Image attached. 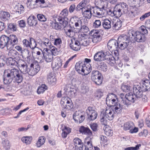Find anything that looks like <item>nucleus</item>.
Masks as SVG:
<instances>
[{
    "label": "nucleus",
    "instance_id": "52",
    "mask_svg": "<svg viewBox=\"0 0 150 150\" xmlns=\"http://www.w3.org/2000/svg\"><path fill=\"white\" fill-rule=\"evenodd\" d=\"M30 43L29 47L32 49H33L35 48L37 44L35 40L33 38H30Z\"/></svg>",
    "mask_w": 150,
    "mask_h": 150
},
{
    "label": "nucleus",
    "instance_id": "48",
    "mask_svg": "<svg viewBox=\"0 0 150 150\" xmlns=\"http://www.w3.org/2000/svg\"><path fill=\"white\" fill-rule=\"evenodd\" d=\"M113 50L114 51L113 54L114 56L111 54V53L112 52H109V54H110L112 56V58H113V59H114V62L113 64L112 65H110L112 66H113L114 65V64L115 63V60H118L119 58V54L117 50Z\"/></svg>",
    "mask_w": 150,
    "mask_h": 150
},
{
    "label": "nucleus",
    "instance_id": "42",
    "mask_svg": "<svg viewBox=\"0 0 150 150\" xmlns=\"http://www.w3.org/2000/svg\"><path fill=\"white\" fill-rule=\"evenodd\" d=\"M45 141V139L44 137L41 136L40 137L36 144L37 147H40L41 146L44 144Z\"/></svg>",
    "mask_w": 150,
    "mask_h": 150
},
{
    "label": "nucleus",
    "instance_id": "2",
    "mask_svg": "<svg viewBox=\"0 0 150 150\" xmlns=\"http://www.w3.org/2000/svg\"><path fill=\"white\" fill-rule=\"evenodd\" d=\"M89 41L88 38H85L84 36H79L77 40H71V43L70 44L71 48L74 50L77 51L79 50L81 46H87L89 44Z\"/></svg>",
    "mask_w": 150,
    "mask_h": 150
},
{
    "label": "nucleus",
    "instance_id": "30",
    "mask_svg": "<svg viewBox=\"0 0 150 150\" xmlns=\"http://www.w3.org/2000/svg\"><path fill=\"white\" fill-rule=\"evenodd\" d=\"M38 0H28L27 2V6L29 8H33L38 6Z\"/></svg>",
    "mask_w": 150,
    "mask_h": 150
},
{
    "label": "nucleus",
    "instance_id": "28",
    "mask_svg": "<svg viewBox=\"0 0 150 150\" xmlns=\"http://www.w3.org/2000/svg\"><path fill=\"white\" fill-rule=\"evenodd\" d=\"M122 100H125L126 103H128L127 107H128L129 105H130V102L134 103V96L132 93H129L125 95V97L123 98Z\"/></svg>",
    "mask_w": 150,
    "mask_h": 150
},
{
    "label": "nucleus",
    "instance_id": "63",
    "mask_svg": "<svg viewBox=\"0 0 150 150\" xmlns=\"http://www.w3.org/2000/svg\"><path fill=\"white\" fill-rule=\"evenodd\" d=\"M11 66H14L16 67L17 64V62L15 60V58H12L10 57V64Z\"/></svg>",
    "mask_w": 150,
    "mask_h": 150
},
{
    "label": "nucleus",
    "instance_id": "8",
    "mask_svg": "<svg viewBox=\"0 0 150 150\" xmlns=\"http://www.w3.org/2000/svg\"><path fill=\"white\" fill-rule=\"evenodd\" d=\"M91 79L97 85L101 84L102 82V76L100 73L98 71L93 70L92 71Z\"/></svg>",
    "mask_w": 150,
    "mask_h": 150
},
{
    "label": "nucleus",
    "instance_id": "6",
    "mask_svg": "<svg viewBox=\"0 0 150 150\" xmlns=\"http://www.w3.org/2000/svg\"><path fill=\"white\" fill-rule=\"evenodd\" d=\"M126 4L122 3L121 4L115 5L113 11L109 10L108 12V15L112 16H115L116 17H120L124 13L123 10L126 8Z\"/></svg>",
    "mask_w": 150,
    "mask_h": 150
},
{
    "label": "nucleus",
    "instance_id": "36",
    "mask_svg": "<svg viewBox=\"0 0 150 150\" xmlns=\"http://www.w3.org/2000/svg\"><path fill=\"white\" fill-rule=\"evenodd\" d=\"M85 62L80 61L77 63L75 65L76 70L79 73H82L83 66H84Z\"/></svg>",
    "mask_w": 150,
    "mask_h": 150
},
{
    "label": "nucleus",
    "instance_id": "10",
    "mask_svg": "<svg viewBox=\"0 0 150 150\" xmlns=\"http://www.w3.org/2000/svg\"><path fill=\"white\" fill-rule=\"evenodd\" d=\"M61 104L62 107L67 110H70L73 107L71 100L68 97H62L61 101Z\"/></svg>",
    "mask_w": 150,
    "mask_h": 150
},
{
    "label": "nucleus",
    "instance_id": "38",
    "mask_svg": "<svg viewBox=\"0 0 150 150\" xmlns=\"http://www.w3.org/2000/svg\"><path fill=\"white\" fill-rule=\"evenodd\" d=\"M14 8L15 10L14 11L18 12L19 14L23 13L24 10L23 6L19 3H18Z\"/></svg>",
    "mask_w": 150,
    "mask_h": 150
},
{
    "label": "nucleus",
    "instance_id": "50",
    "mask_svg": "<svg viewBox=\"0 0 150 150\" xmlns=\"http://www.w3.org/2000/svg\"><path fill=\"white\" fill-rule=\"evenodd\" d=\"M11 39H10V45L14 46L15 44H16L18 42V39L14 35H10Z\"/></svg>",
    "mask_w": 150,
    "mask_h": 150
},
{
    "label": "nucleus",
    "instance_id": "18",
    "mask_svg": "<svg viewBox=\"0 0 150 150\" xmlns=\"http://www.w3.org/2000/svg\"><path fill=\"white\" fill-rule=\"evenodd\" d=\"M82 19H81L80 18L74 17L71 18L70 22L73 26H74L76 28H75L79 29H79L82 26Z\"/></svg>",
    "mask_w": 150,
    "mask_h": 150
},
{
    "label": "nucleus",
    "instance_id": "44",
    "mask_svg": "<svg viewBox=\"0 0 150 150\" xmlns=\"http://www.w3.org/2000/svg\"><path fill=\"white\" fill-rule=\"evenodd\" d=\"M134 124L132 122H127L124 125V129L125 130H127L132 128L134 127Z\"/></svg>",
    "mask_w": 150,
    "mask_h": 150
},
{
    "label": "nucleus",
    "instance_id": "34",
    "mask_svg": "<svg viewBox=\"0 0 150 150\" xmlns=\"http://www.w3.org/2000/svg\"><path fill=\"white\" fill-rule=\"evenodd\" d=\"M112 21L107 19H104L102 23L103 28L106 30L110 29L111 27Z\"/></svg>",
    "mask_w": 150,
    "mask_h": 150
},
{
    "label": "nucleus",
    "instance_id": "9",
    "mask_svg": "<svg viewBox=\"0 0 150 150\" xmlns=\"http://www.w3.org/2000/svg\"><path fill=\"white\" fill-rule=\"evenodd\" d=\"M125 101V100L121 101V104L117 102L112 106H113V109L114 110L115 113H120L122 112V109H126L128 108V103Z\"/></svg>",
    "mask_w": 150,
    "mask_h": 150
},
{
    "label": "nucleus",
    "instance_id": "22",
    "mask_svg": "<svg viewBox=\"0 0 150 150\" xmlns=\"http://www.w3.org/2000/svg\"><path fill=\"white\" fill-rule=\"evenodd\" d=\"M40 70V67L38 64L36 63L31 64L28 74L30 76H33L37 74Z\"/></svg>",
    "mask_w": 150,
    "mask_h": 150
},
{
    "label": "nucleus",
    "instance_id": "24",
    "mask_svg": "<svg viewBox=\"0 0 150 150\" xmlns=\"http://www.w3.org/2000/svg\"><path fill=\"white\" fill-rule=\"evenodd\" d=\"M133 92L136 97L138 98H141L143 95V92L139 86L135 85L133 88Z\"/></svg>",
    "mask_w": 150,
    "mask_h": 150
},
{
    "label": "nucleus",
    "instance_id": "23",
    "mask_svg": "<svg viewBox=\"0 0 150 150\" xmlns=\"http://www.w3.org/2000/svg\"><path fill=\"white\" fill-rule=\"evenodd\" d=\"M108 49L111 51L118 50L119 48L118 41H117L115 39L110 40L108 42Z\"/></svg>",
    "mask_w": 150,
    "mask_h": 150
},
{
    "label": "nucleus",
    "instance_id": "37",
    "mask_svg": "<svg viewBox=\"0 0 150 150\" xmlns=\"http://www.w3.org/2000/svg\"><path fill=\"white\" fill-rule=\"evenodd\" d=\"M47 81L50 84L53 85L55 84L56 79L52 73H50L48 75Z\"/></svg>",
    "mask_w": 150,
    "mask_h": 150
},
{
    "label": "nucleus",
    "instance_id": "59",
    "mask_svg": "<svg viewBox=\"0 0 150 150\" xmlns=\"http://www.w3.org/2000/svg\"><path fill=\"white\" fill-rule=\"evenodd\" d=\"M37 17L39 20L42 22H45L47 20L46 18L43 14H38L37 15Z\"/></svg>",
    "mask_w": 150,
    "mask_h": 150
},
{
    "label": "nucleus",
    "instance_id": "33",
    "mask_svg": "<svg viewBox=\"0 0 150 150\" xmlns=\"http://www.w3.org/2000/svg\"><path fill=\"white\" fill-rule=\"evenodd\" d=\"M19 69L22 73L24 74L28 73L29 70L28 68V66L26 63L24 62L22 64H19Z\"/></svg>",
    "mask_w": 150,
    "mask_h": 150
},
{
    "label": "nucleus",
    "instance_id": "39",
    "mask_svg": "<svg viewBox=\"0 0 150 150\" xmlns=\"http://www.w3.org/2000/svg\"><path fill=\"white\" fill-rule=\"evenodd\" d=\"M42 46L43 47H46L45 48H50L51 46V42L50 41L49 39L45 38L43 39V41H42L41 42Z\"/></svg>",
    "mask_w": 150,
    "mask_h": 150
},
{
    "label": "nucleus",
    "instance_id": "32",
    "mask_svg": "<svg viewBox=\"0 0 150 150\" xmlns=\"http://www.w3.org/2000/svg\"><path fill=\"white\" fill-rule=\"evenodd\" d=\"M79 132L83 134L91 136L92 135V132L90 129L87 127L81 126L79 128Z\"/></svg>",
    "mask_w": 150,
    "mask_h": 150
},
{
    "label": "nucleus",
    "instance_id": "3",
    "mask_svg": "<svg viewBox=\"0 0 150 150\" xmlns=\"http://www.w3.org/2000/svg\"><path fill=\"white\" fill-rule=\"evenodd\" d=\"M113 58L109 54V52L106 51L105 52H99L96 53L94 57L95 61L100 62L105 59L109 65H112L114 62Z\"/></svg>",
    "mask_w": 150,
    "mask_h": 150
},
{
    "label": "nucleus",
    "instance_id": "25",
    "mask_svg": "<svg viewBox=\"0 0 150 150\" xmlns=\"http://www.w3.org/2000/svg\"><path fill=\"white\" fill-rule=\"evenodd\" d=\"M62 61L59 58H56L52 63V66L53 69L57 70L60 68L62 66Z\"/></svg>",
    "mask_w": 150,
    "mask_h": 150
},
{
    "label": "nucleus",
    "instance_id": "15",
    "mask_svg": "<svg viewBox=\"0 0 150 150\" xmlns=\"http://www.w3.org/2000/svg\"><path fill=\"white\" fill-rule=\"evenodd\" d=\"M92 32L93 33L92 38V41L93 43H97L100 41L103 31L101 30H93Z\"/></svg>",
    "mask_w": 150,
    "mask_h": 150
},
{
    "label": "nucleus",
    "instance_id": "54",
    "mask_svg": "<svg viewBox=\"0 0 150 150\" xmlns=\"http://www.w3.org/2000/svg\"><path fill=\"white\" fill-rule=\"evenodd\" d=\"M74 143L75 147L78 146H82L83 145L81 140L77 138H76L74 139Z\"/></svg>",
    "mask_w": 150,
    "mask_h": 150
},
{
    "label": "nucleus",
    "instance_id": "4",
    "mask_svg": "<svg viewBox=\"0 0 150 150\" xmlns=\"http://www.w3.org/2000/svg\"><path fill=\"white\" fill-rule=\"evenodd\" d=\"M139 30V31L132 33V35L135 41L139 42H144L146 40V35L148 33V30L143 26H141Z\"/></svg>",
    "mask_w": 150,
    "mask_h": 150
},
{
    "label": "nucleus",
    "instance_id": "29",
    "mask_svg": "<svg viewBox=\"0 0 150 150\" xmlns=\"http://www.w3.org/2000/svg\"><path fill=\"white\" fill-rule=\"evenodd\" d=\"M92 8L93 13L96 16H100L103 15L104 12L106 9H103L101 8L97 7H92Z\"/></svg>",
    "mask_w": 150,
    "mask_h": 150
},
{
    "label": "nucleus",
    "instance_id": "31",
    "mask_svg": "<svg viewBox=\"0 0 150 150\" xmlns=\"http://www.w3.org/2000/svg\"><path fill=\"white\" fill-rule=\"evenodd\" d=\"M89 64H86L84 63V66H83V69L81 74L83 75H87L91 71V66H89Z\"/></svg>",
    "mask_w": 150,
    "mask_h": 150
},
{
    "label": "nucleus",
    "instance_id": "41",
    "mask_svg": "<svg viewBox=\"0 0 150 150\" xmlns=\"http://www.w3.org/2000/svg\"><path fill=\"white\" fill-rule=\"evenodd\" d=\"M117 40L119 42H130V43L132 42L130 40L129 38L126 35H122L119 36Z\"/></svg>",
    "mask_w": 150,
    "mask_h": 150
},
{
    "label": "nucleus",
    "instance_id": "62",
    "mask_svg": "<svg viewBox=\"0 0 150 150\" xmlns=\"http://www.w3.org/2000/svg\"><path fill=\"white\" fill-rule=\"evenodd\" d=\"M148 134V131L146 130L145 129L139 133L138 135L139 136L144 138L146 137L147 136Z\"/></svg>",
    "mask_w": 150,
    "mask_h": 150
},
{
    "label": "nucleus",
    "instance_id": "53",
    "mask_svg": "<svg viewBox=\"0 0 150 150\" xmlns=\"http://www.w3.org/2000/svg\"><path fill=\"white\" fill-rule=\"evenodd\" d=\"M81 115L82 114L81 111H76L73 115V118L74 120L78 122L79 118Z\"/></svg>",
    "mask_w": 150,
    "mask_h": 150
},
{
    "label": "nucleus",
    "instance_id": "55",
    "mask_svg": "<svg viewBox=\"0 0 150 150\" xmlns=\"http://www.w3.org/2000/svg\"><path fill=\"white\" fill-rule=\"evenodd\" d=\"M8 12L3 11H0V17L1 18H7L8 17Z\"/></svg>",
    "mask_w": 150,
    "mask_h": 150
},
{
    "label": "nucleus",
    "instance_id": "13",
    "mask_svg": "<svg viewBox=\"0 0 150 150\" xmlns=\"http://www.w3.org/2000/svg\"><path fill=\"white\" fill-rule=\"evenodd\" d=\"M68 11L67 8L63 10L59 14L58 17L57 18V21H60L62 22H64V25H67L68 24L67 21L68 19L67 16L68 15Z\"/></svg>",
    "mask_w": 150,
    "mask_h": 150
},
{
    "label": "nucleus",
    "instance_id": "64",
    "mask_svg": "<svg viewBox=\"0 0 150 150\" xmlns=\"http://www.w3.org/2000/svg\"><path fill=\"white\" fill-rule=\"evenodd\" d=\"M5 149L6 150H9V141L8 140H5L3 142Z\"/></svg>",
    "mask_w": 150,
    "mask_h": 150
},
{
    "label": "nucleus",
    "instance_id": "21",
    "mask_svg": "<svg viewBox=\"0 0 150 150\" xmlns=\"http://www.w3.org/2000/svg\"><path fill=\"white\" fill-rule=\"evenodd\" d=\"M94 3L96 7L102 9H107L109 8L108 3L106 0H95Z\"/></svg>",
    "mask_w": 150,
    "mask_h": 150
},
{
    "label": "nucleus",
    "instance_id": "35",
    "mask_svg": "<svg viewBox=\"0 0 150 150\" xmlns=\"http://www.w3.org/2000/svg\"><path fill=\"white\" fill-rule=\"evenodd\" d=\"M27 22L30 26H35L37 23V21L34 16H30L28 19Z\"/></svg>",
    "mask_w": 150,
    "mask_h": 150
},
{
    "label": "nucleus",
    "instance_id": "46",
    "mask_svg": "<svg viewBox=\"0 0 150 150\" xmlns=\"http://www.w3.org/2000/svg\"><path fill=\"white\" fill-rule=\"evenodd\" d=\"M71 132V129L69 127H65L64 129L62 130V136L63 138H66L67 134Z\"/></svg>",
    "mask_w": 150,
    "mask_h": 150
},
{
    "label": "nucleus",
    "instance_id": "5",
    "mask_svg": "<svg viewBox=\"0 0 150 150\" xmlns=\"http://www.w3.org/2000/svg\"><path fill=\"white\" fill-rule=\"evenodd\" d=\"M115 111L111 108L106 109L105 112H101L100 116V122L102 125H106L108 122V120H112L114 117Z\"/></svg>",
    "mask_w": 150,
    "mask_h": 150
},
{
    "label": "nucleus",
    "instance_id": "19",
    "mask_svg": "<svg viewBox=\"0 0 150 150\" xmlns=\"http://www.w3.org/2000/svg\"><path fill=\"white\" fill-rule=\"evenodd\" d=\"M124 13L126 14V16L130 18H133L134 17L135 8L133 6L128 8V6L126 4V8L123 10Z\"/></svg>",
    "mask_w": 150,
    "mask_h": 150
},
{
    "label": "nucleus",
    "instance_id": "26",
    "mask_svg": "<svg viewBox=\"0 0 150 150\" xmlns=\"http://www.w3.org/2000/svg\"><path fill=\"white\" fill-rule=\"evenodd\" d=\"M112 28L115 30H118L120 29L122 25V22L120 19L112 20Z\"/></svg>",
    "mask_w": 150,
    "mask_h": 150
},
{
    "label": "nucleus",
    "instance_id": "60",
    "mask_svg": "<svg viewBox=\"0 0 150 150\" xmlns=\"http://www.w3.org/2000/svg\"><path fill=\"white\" fill-rule=\"evenodd\" d=\"M17 30V25L16 23H10V30L14 32Z\"/></svg>",
    "mask_w": 150,
    "mask_h": 150
},
{
    "label": "nucleus",
    "instance_id": "58",
    "mask_svg": "<svg viewBox=\"0 0 150 150\" xmlns=\"http://www.w3.org/2000/svg\"><path fill=\"white\" fill-rule=\"evenodd\" d=\"M121 88L124 92H128L131 89V87L128 85L123 84L121 86Z\"/></svg>",
    "mask_w": 150,
    "mask_h": 150
},
{
    "label": "nucleus",
    "instance_id": "57",
    "mask_svg": "<svg viewBox=\"0 0 150 150\" xmlns=\"http://www.w3.org/2000/svg\"><path fill=\"white\" fill-rule=\"evenodd\" d=\"M101 25V23L100 20H96L93 23V26L94 28H98Z\"/></svg>",
    "mask_w": 150,
    "mask_h": 150
},
{
    "label": "nucleus",
    "instance_id": "17",
    "mask_svg": "<svg viewBox=\"0 0 150 150\" xmlns=\"http://www.w3.org/2000/svg\"><path fill=\"white\" fill-rule=\"evenodd\" d=\"M42 52L44 58L46 62H49L52 61L53 55L50 50L47 48H44L42 51Z\"/></svg>",
    "mask_w": 150,
    "mask_h": 150
},
{
    "label": "nucleus",
    "instance_id": "11",
    "mask_svg": "<svg viewBox=\"0 0 150 150\" xmlns=\"http://www.w3.org/2000/svg\"><path fill=\"white\" fill-rule=\"evenodd\" d=\"M86 113L88 120L89 121L93 120L97 117V113L92 107H88L86 110Z\"/></svg>",
    "mask_w": 150,
    "mask_h": 150
},
{
    "label": "nucleus",
    "instance_id": "1",
    "mask_svg": "<svg viewBox=\"0 0 150 150\" xmlns=\"http://www.w3.org/2000/svg\"><path fill=\"white\" fill-rule=\"evenodd\" d=\"M89 0H83L77 6L76 10L77 11L81 10L83 16L88 19L91 17V12L93 11L92 7L89 4Z\"/></svg>",
    "mask_w": 150,
    "mask_h": 150
},
{
    "label": "nucleus",
    "instance_id": "16",
    "mask_svg": "<svg viewBox=\"0 0 150 150\" xmlns=\"http://www.w3.org/2000/svg\"><path fill=\"white\" fill-rule=\"evenodd\" d=\"M9 70H5L4 72L3 81L4 83L3 88L5 90L8 91L9 89V73H8Z\"/></svg>",
    "mask_w": 150,
    "mask_h": 150
},
{
    "label": "nucleus",
    "instance_id": "40",
    "mask_svg": "<svg viewBox=\"0 0 150 150\" xmlns=\"http://www.w3.org/2000/svg\"><path fill=\"white\" fill-rule=\"evenodd\" d=\"M103 125H105L103 128V129L106 135L108 136L110 135H112V131L110 127L107 124Z\"/></svg>",
    "mask_w": 150,
    "mask_h": 150
},
{
    "label": "nucleus",
    "instance_id": "45",
    "mask_svg": "<svg viewBox=\"0 0 150 150\" xmlns=\"http://www.w3.org/2000/svg\"><path fill=\"white\" fill-rule=\"evenodd\" d=\"M47 86L44 84H42L39 86L37 89V93L38 94L43 93L47 89Z\"/></svg>",
    "mask_w": 150,
    "mask_h": 150
},
{
    "label": "nucleus",
    "instance_id": "27",
    "mask_svg": "<svg viewBox=\"0 0 150 150\" xmlns=\"http://www.w3.org/2000/svg\"><path fill=\"white\" fill-rule=\"evenodd\" d=\"M66 25H64V22H61L60 21H57V18L55 22L52 23H51V26L52 28L57 30L61 29L62 27L64 28Z\"/></svg>",
    "mask_w": 150,
    "mask_h": 150
},
{
    "label": "nucleus",
    "instance_id": "12",
    "mask_svg": "<svg viewBox=\"0 0 150 150\" xmlns=\"http://www.w3.org/2000/svg\"><path fill=\"white\" fill-rule=\"evenodd\" d=\"M9 38L4 35L0 38V47L2 49L4 48L6 51H8L9 49V44L8 42Z\"/></svg>",
    "mask_w": 150,
    "mask_h": 150
},
{
    "label": "nucleus",
    "instance_id": "14",
    "mask_svg": "<svg viewBox=\"0 0 150 150\" xmlns=\"http://www.w3.org/2000/svg\"><path fill=\"white\" fill-rule=\"evenodd\" d=\"M117 102V99L115 95L112 93L108 94L106 99V104L108 105L112 106Z\"/></svg>",
    "mask_w": 150,
    "mask_h": 150
},
{
    "label": "nucleus",
    "instance_id": "49",
    "mask_svg": "<svg viewBox=\"0 0 150 150\" xmlns=\"http://www.w3.org/2000/svg\"><path fill=\"white\" fill-rule=\"evenodd\" d=\"M107 68V66L104 62L100 63L97 67L98 69L103 71H106Z\"/></svg>",
    "mask_w": 150,
    "mask_h": 150
},
{
    "label": "nucleus",
    "instance_id": "43",
    "mask_svg": "<svg viewBox=\"0 0 150 150\" xmlns=\"http://www.w3.org/2000/svg\"><path fill=\"white\" fill-rule=\"evenodd\" d=\"M118 41L119 48L121 50H124L127 48V47L131 43L127 42H122Z\"/></svg>",
    "mask_w": 150,
    "mask_h": 150
},
{
    "label": "nucleus",
    "instance_id": "7",
    "mask_svg": "<svg viewBox=\"0 0 150 150\" xmlns=\"http://www.w3.org/2000/svg\"><path fill=\"white\" fill-rule=\"evenodd\" d=\"M23 79V77L19 74L18 70L14 67L10 70V80L11 81L19 83L21 82Z\"/></svg>",
    "mask_w": 150,
    "mask_h": 150
},
{
    "label": "nucleus",
    "instance_id": "20",
    "mask_svg": "<svg viewBox=\"0 0 150 150\" xmlns=\"http://www.w3.org/2000/svg\"><path fill=\"white\" fill-rule=\"evenodd\" d=\"M65 30L67 35L70 38L74 37L76 34L79 32V30L76 29L74 26L67 27V28Z\"/></svg>",
    "mask_w": 150,
    "mask_h": 150
},
{
    "label": "nucleus",
    "instance_id": "56",
    "mask_svg": "<svg viewBox=\"0 0 150 150\" xmlns=\"http://www.w3.org/2000/svg\"><path fill=\"white\" fill-rule=\"evenodd\" d=\"M80 31L84 33H88L89 30L88 27L85 25H83L79 29Z\"/></svg>",
    "mask_w": 150,
    "mask_h": 150
},
{
    "label": "nucleus",
    "instance_id": "51",
    "mask_svg": "<svg viewBox=\"0 0 150 150\" xmlns=\"http://www.w3.org/2000/svg\"><path fill=\"white\" fill-rule=\"evenodd\" d=\"M32 137H23L22 138V141L26 144H30L32 141Z\"/></svg>",
    "mask_w": 150,
    "mask_h": 150
},
{
    "label": "nucleus",
    "instance_id": "47",
    "mask_svg": "<svg viewBox=\"0 0 150 150\" xmlns=\"http://www.w3.org/2000/svg\"><path fill=\"white\" fill-rule=\"evenodd\" d=\"M142 87L146 90L147 91L150 89V82L148 80L144 81L142 85Z\"/></svg>",
    "mask_w": 150,
    "mask_h": 150
},
{
    "label": "nucleus",
    "instance_id": "61",
    "mask_svg": "<svg viewBox=\"0 0 150 150\" xmlns=\"http://www.w3.org/2000/svg\"><path fill=\"white\" fill-rule=\"evenodd\" d=\"M141 146V145L139 144L137 145L135 147H130L125 148L124 150H138Z\"/></svg>",
    "mask_w": 150,
    "mask_h": 150
}]
</instances>
